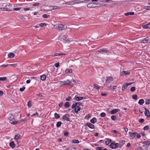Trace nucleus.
Here are the masks:
<instances>
[{"mask_svg":"<svg viewBox=\"0 0 150 150\" xmlns=\"http://www.w3.org/2000/svg\"><path fill=\"white\" fill-rule=\"evenodd\" d=\"M112 140L111 139H107V141L105 142V144L107 145H110V144H111V143H112L111 142Z\"/></svg>","mask_w":150,"mask_h":150,"instance_id":"nucleus-14","label":"nucleus"},{"mask_svg":"<svg viewBox=\"0 0 150 150\" xmlns=\"http://www.w3.org/2000/svg\"><path fill=\"white\" fill-rule=\"evenodd\" d=\"M145 110L146 111L144 112L145 115L147 117H149V116L150 115L149 114V111L146 108H145Z\"/></svg>","mask_w":150,"mask_h":150,"instance_id":"nucleus-15","label":"nucleus"},{"mask_svg":"<svg viewBox=\"0 0 150 150\" xmlns=\"http://www.w3.org/2000/svg\"><path fill=\"white\" fill-rule=\"evenodd\" d=\"M119 111H120V110L119 109H114L111 111V113L112 114H115V113H117V112H118Z\"/></svg>","mask_w":150,"mask_h":150,"instance_id":"nucleus-16","label":"nucleus"},{"mask_svg":"<svg viewBox=\"0 0 150 150\" xmlns=\"http://www.w3.org/2000/svg\"><path fill=\"white\" fill-rule=\"evenodd\" d=\"M8 119L10 122L11 124L15 125L18 122V121L15 120L14 118V116L11 114H10L8 115Z\"/></svg>","mask_w":150,"mask_h":150,"instance_id":"nucleus-1","label":"nucleus"},{"mask_svg":"<svg viewBox=\"0 0 150 150\" xmlns=\"http://www.w3.org/2000/svg\"><path fill=\"white\" fill-rule=\"evenodd\" d=\"M3 94V91H0V96H2Z\"/></svg>","mask_w":150,"mask_h":150,"instance_id":"nucleus-55","label":"nucleus"},{"mask_svg":"<svg viewBox=\"0 0 150 150\" xmlns=\"http://www.w3.org/2000/svg\"><path fill=\"white\" fill-rule=\"evenodd\" d=\"M111 119L113 120H115L116 119V117L115 115H112L111 117Z\"/></svg>","mask_w":150,"mask_h":150,"instance_id":"nucleus-47","label":"nucleus"},{"mask_svg":"<svg viewBox=\"0 0 150 150\" xmlns=\"http://www.w3.org/2000/svg\"><path fill=\"white\" fill-rule=\"evenodd\" d=\"M31 102H32L30 101H29L27 103V105L28 107L30 108L31 106Z\"/></svg>","mask_w":150,"mask_h":150,"instance_id":"nucleus-35","label":"nucleus"},{"mask_svg":"<svg viewBox=\"0 0 150 150\" xmlns=\"http://www.w3.org/2000/svg\"><path fill=\"white\" fill-rule=\"evenodd\" d=\"M134 14V13L133 12H129L125 13V15L126 16H128L129 15H132Z\"/></svg>","mask_w":150,"mask_h":150,"instance_id":"nucleus-25","label":"nucleus"},{"mask_svg":"<svg viewBox=\"0 0 150 150\" xmlns=\"http://www.w3.org/2000/svg\"><path fill=\"white\" fill-rule=\"evenodd\" d=\"M130 90L132 92H134L135 90V88L134 87H132L131 88Z\"/></svg>","mask_w":150,"mask_h":150,"instance_id":"nucleus-45","label":"nucleus"},{"mask_svg":"<svg viewBox=\"0 0 150 150\" xmlns=\"http://www.w3.org/2000/svg\"><path fill=\"white\" fill-rule=\"evenodd\" d=\"M25 89V87H23L22 88H20L19 90L21 91H24V90Z\"/></svg>","mask_w":150,"mask_h":150,"instance_id":"nucleus-50","label":"nucleus"},{"mask_svg":"<svg viewBox=\"0 0 150 150\" xmlns=\"http://www.w3.org/2000/svg\"><path fill=\"white\" fill-rule=\"evenodd\" d=\"M21 9V8H13V10H14V11H18V10H20Z\"/></svg>","mask_w":150,"mask_h":150,"instance_id":"nucleus-58","label":"nucleus"},{"mask_svg":"<svg viewBox=\"0 0 150 150\" xmlns=\"http://www.w3.org/2000/svg\"><path fill=\"white\" fill-rule=\"evenodd\" d=\"M58 27L59 30L60 31L66 30L67 29V27H65L64 25L62 24H59Z\"/></svg>","mask_w":150,"mask_h":150,"instance_id":"nucleus-6","label":"nucleus"},{"mask_svg":"<svg viewBox=\"0 0 150 150\" xmlns=\"http://www.w3.org/2000/svg\"><path fill=\"white\" fill-rule=\"evenodd\" d=\"M77 2H75V1H72L69 2V4L70 5H74L75 4H77Z\"/></svg>","mask_w":150,"mask_h":150,"instance_id":"nucleus-33","label":"nucleus"},{"mask_svg":"<svg viewBox=\"0 0 150 150\" xmlns=\"http://www.w3.org/2000/svg\"><path fill=\"white\" fill-rule=\"evenodd\" d=\"M112 132L115 134H117L118 133V131L115 130H112Z\"/></svg>","mask_w":150,"mask_h":150,"instance_id":"nucleus-52","label":"nucleus"},{"mask_svg":"<svg viewBox=\"0 0 150 150\" xmlns=\"http://www.w3.org/2000/svg\"><path fill=\"white\" fill-rule=\"evenodd\" d=\"M150 103V99L146 100L145 101V104L146 105H148Z\"/></svg>","mask_w":150,"mask_h":150,"instance_id":"nucleus-41","label":"nucleus"},{"mask_svg":"<svg viewBox=\"0 0 150 150\" xmlns=\"http://www.w3.org/2000/svg\"><path fill=\"white\" fill-rule=\"evenodd\" d=\"M148 39L147 38H144L142 40H141V43H147L148 42Z\"/></svg>","mask_w":150,"mask_h":150,"instance_id":"nucleus-17","label":"nucleus"},{"mask_svg":"<svg viewBox=\"0 0 150 150\" xmlns=\"http://www.w3.org/2000/svg\"><path fill=\"white\" fill-rule=\"evenodd\" d=\"M59 84L60 86L64 85H71V82L69 80H67L66 81H61Z\"/></svg>","mask_w":150,"mask_h":150,"instance_id":"nucleus-4","label":"nucleus"},{"mask_svg":"<svg viewBox=\"0 0 150 150\" xmlns=\"http://www.w3.org/2000/svg\"><path fill=\"white\" fill-rule=\"evenodd\" d=\"M96 149L97 150H102V148L100 147H97Z\"/></svg>","mask_w":150,"mask_h":150,"instance_id":"nucleus-57","label":"nucleus"},{"mask_svg":"<svg viewBox=\"0 0 150 150\" xmlns=\"http://www.w3.org/2000/svg\"><path fill=\"white\" fill-rule=\"evenodd\" d=\"M86 125L91 129H93L94 128V125L91 123H87Z\"/></svg>","mask_w":150,"mask_h":150,"instance_id":"nucleus-13","label":"nucleus"},{"mask_svg":"<svg viewBox=\"0 0 150 150\" xmlns=\"http://www.w3.org/2000/svg\"><path fill=\"white\" fill-rule=\"evenodd\" d=\"M15 54L12 52H10L8 53V56L10 58H12L14 57Z\"/></svg>","mask_w":150,"mask_h":150,"instance_id":"nucleus-21","label":"nucleus"},{"mask_svg":"<svg viewBox=\"0 0 150 150\" xmlns=\"http://www.w3.org/2000/svg\"><path fill=\"white\" fill-rule=\"evenodd\" d=\"M8 66V64H3L1 66V67H6Z\"/></svg>","mask_w":150,"mask_h":150,"instance_id":"nucleus-61","label":"nucleus"},{"mask_svg":"<svg viewBox=\"0 0 150 150\" xmlns=\"http://www.w3.org/2000/svg\"><path fill=\"white\" fill-rule=\"evenodd\" d=\"M132 97L134 99H136L137 98V96L136 95H134L132 96Z\"/></svg>","mask_w":150,"mask_h":150,"instance_id":"nucleus-53","label":"nucleus"},{"mask_svg":"<svg viewBox=\"0 0 150 150\" xmlns=\"http://www.w3.org/2000/svg\"><path fill=\"white\" fill-rule=\"evenodd\" d=\"M127 85L126 83H124L122 87V90L123 91H124L127 88Z\"/></svg>","mask_w":150,"mask_h":150,"instance_id":"nucleus-18","label":"nucleus"},{"mask_svg":"<svg viewBox=\"0 0 150 150\" xmlns=\"http://www.w3.org/2000/svg\"><path fill=\"white\" fill-rule=\"evenodd\" d=\"M70 106L69 103L68 102H66L64 104V106L65 108H68Z\"/></svg>","mask_w":150,"mask_h":150,"instance_id":"nucleus-31","label":"nucleus"},{"mask_svg":"<svg viewBox=\"0 0 150 150\" xmlns=\"http://www.w3.org/2000/svg\"><path fill=\"white\" fill-rule=\"evenodd\" d=\"M143 147H144L146 150V149L148 147L149 145L150 144V141H146L144 142L143 143Z\"/></svg>","mask_w":150,"mask_h":150,"instance_id":"nucleus-5","label":"nucleus"},{"mask_svg":"<svg viewBox=\"0 0 150 150\" xmlns=\"http://www.w3.org/2000/svg\"><path fill=\"white\" fill-rule=\"evenodd\" d=\"M129 73L127 71H122L121 73V75L123 76L125 75H127L129 74Z\"/></svg>","mask_w":150,"mask_h":150,"instance_id":"nucleus-19","label":"nucleus"},{"mask_svg":"<svg viewBox=\"0 0 150 150\" xmlns=\"http://www.w3.org/2000/svg\"><path fill=\"white\" fill-rule=\"evenodd\" d=\"M80 104V103L78 102L74 104H73L72 106V108L73 109L74 108L75 111L76 113H77L81 109L80 107H79Z\"/></svg>","mask_w":150,"mask_h":150,"instance_id":"nucleus-2","label":"nucleus"},{"mask_svg":"<svg viewBox=\"0 0 150 150\" xmlns=\"http://www.w3.org/2000/svg\"><path fill=\"white\" fill-rule=\"evenodd\" d=\"M0 9L1 10V11H11V10H10L8 8H0Z\"/></svg>","mask_w":150,"mask_h":150,"instance_id":"nucleus-22","label":"nucleus"},{"mask_svg":"<svg viewBox=\"0 0 150 150\" xmlns=\"http://www.w3.org/2000/svg\"><path fill=\"white\" fill-rule=\"evenodd\" d=\"M96 121L97 120L96 117H93V118L90 121L93 124L96 123Z\"/></svg>","mask_w":150,"mask_h":150,"instance_id":"nucleus-23","label":"nucleus"},{"mask_svg":"<svg viewBox=\"0 0 150 150\" xmlns=\"http://www.w3.org/2000/svg\"><path fill=\"white\" fill-rule=\"evenodd\" d=\"M65 72L66 73H71L72 72V69H67L65 71Z\"/></svg>","mask_w":150,"mask_h":150,"instance_id":"nucleus-28","label":"nucleus"},{"mask_svg":"<svg viewBox=\"0 0 150 150\" xmlns=\"http://www.w3.org/2000/svg\"><path fill=\"white\" fill-rule=\"evenodd\" d=\"M110 147L112 149H116V148L119 147H121L122 145L118 143H112L110 145Z\"/></svg>","mask_w":150,"mask_h":150,"instance_id":"nucleus-3","label":"nucleus"},{"mask_svg":"<svg viewBox=\"0 0 150 150\" xmlns=\"http://www.w3.org/2000/svg\"><path fill=\"white\" fill-rule=\"evenodd\" d=\"M40 5V4L39 3H37L33 5V6H38Z\"/></svg>","mask_w":150,"mask_h":150,"instance_id":"nucleus-59","label":"nucleus"},{"mask_svg":"<svg viewBox=\"0 0 150 150\" xmlns=\"http://www.w3.org/2000/svg\"><path fill=\"white\" fill-rule=\"evenodd\" d=\"M117 87V86H110V89H111L112 90L115 89V88Z\"/></svg>","mask_w":150,"mask_h":150,"instance_id":"nucleus-39","label":"nucleus"},{"mask_svg":"<svg viewBox=\"0 0 150 150\" xmlns=\"http://www.w3.org/2000/svg\"><path fill=\"white\" fill-rule=\"evenodd\" d=\"M62 54L57 53H55V54H54V55H53L52 56H57L60 55Z\"/></svg>","mask_w":150,"mask_h":150,"instance_id":"nucleus-46","label":"nucleus"},{"mask_svg":"<svg viewBox=\"0 0 150 150\" xmlns=\"http://www.w3.org/2000/svg\"><path fill=\"white\" fill-rule=\"evenodd\" d=\"M62 119L64 120L69 121V115L68 114H66L63 116Z\"/></svg>","mask_w":150,"mask_h":150,"instance_id":"nucleus-9","label":"nucleus"},{"mask_svg":"<svg viewBox=\"0 0 150 150\" xmlns=\"http://www.w3.org/2000/svg\"><path fill=\"white\" fill-rule=\"evenodd\" d=\"M62 122H61L59 121L57 122L56 124V126L57 127H59L61 125Z\"/></svg>","mask_w":150,"mask_h":150,"instance_id":"nucleus-36","label":"nucleus"},{"mask_svg":"<svg viewBox=\"0 0 150 150\" xmlns=\"http://www.w3.org/2000/svg\"><path fill=\"white\" fill-rule=\"evenodd\" d=\"M10 65L11 66H13L14 67H15L17 66L18 64H10Z\"/></svg>","mask_w":150,"mask_h":150,"instance_id":"nucleus-49","label":"nucleus"},{"mask_svg":"<svg viewBox=\"0 0 150 150\" xmlns=\"http://www.w3.org/2000/svg\"><path fill=\"white\" fill-rule=\"evenodd\" d=\"M72 81H73V83H71V85H73V84H76V81H75V80H74V79H73Z\"/></svg>","mask_w":150,"mask_h":150,"instance_id":"nucleus-63","label":"nucleus"},{"mask_svg":"<svg viewBox=\"0 0 150 150\" xmlns=\"http://www.w3.org/2000/svg\"><path fill=\"white\" fill-rule=\"evenodd\" d=\"M9 145L13 149L15 147V144L13 142H11L9 144Z\"/></svg>","mask_w":150,"mask_h":150,"instance_id":"nucleus-20","label":"nucleus"},{"mask_svg":"<svg viewBox=\"0 0 150 150\" xmlns=\"http://www.w3.org/2000/svg\"><path fill=\"white\" fill-rule=\"evenodd\" d=\"M38 115V113L37 112H36L35 114H33L32 115H31V116L33 117V116H35V115Z\"/></svg>","mask_w":150,"mask_h":150,"instance_id":"nucleus-62","label":"nucleus"},{"mask_svg":"<svg viewBox=\"0 0 150 150\" xmlns=\"http://www.w3.org/2000/svg\"><path fill=\"white\" fill-rule=\"evenodd\" d=\"M42 16L43 18H48L50 16V15H49L44 14L42 15Z\"/></svg>","mask_w":150,"mask_h":150,"instance_id":"nucleus-34","label":"nucleus"},{"mask_svg":"<svg viewBox=\"0 0 150 150\" xmlns=\"http://www.w3.org/2000/svg\"><path fill=\"white\" fill-rule=\"evenodd\" d=\"M54 65L55 66V67H57V68H58L59 66V63H55V64H54Z\"/></svg>","mask_w":150,"mask_h":150,"instance_id":"nucleus-54","label":"nucleus"},{"mask_svg":"<svg viewBox=\"0 0 150 150\" xmlns=\"http://www.w3.org/2000/svg\"><path fill=\"white\" fill-rule=\"evenodd\" d=\"M142 27L144 29L150 28V23L145 25H143Z\"/></svg>","mask_w":150,"mask_h":150,"instance_id":"nucleus-11","label":"nucleus"},{"mask_svg":"<svg viewBox=\"0 0 150 150\" xmlns=\"http://www.w3.org/2000/svg\"><path fill=\"white\" fill-rule=\"evenodd\" d=\"M71 100V97H69L68 98H66V100L67 101H70Z\"/></svg>","mask_w":150,"mask_h":150,"instance_id":"nucleus-51","label":"nucleus"},{"mask_svg":"<svg viewBox=\"0 0 150 150\" xmlns=\"http://www.w3.org/2000/svg\"><path fill=\"white\" fill-rule=\"evenodd\" d=\"M75 1V2H77V4H80L81 3H82L83 2V1Z\"/></svg>","mask_w":150,"mask_h":150,"instance_id":"nucleus-48","label":"nucleus"},{"mask_svg":"<svg viewBox=\"0 0 150 150\" xmlns=\"http://www.w3.org/2000/svg\"><path fill=\"white\" fill-rule=\"evenodd\" d=\"M79 142L78 140L74 139L72 141L71 143L72 144H78Z\"/></svg>","mask_w":150,"mask_h":150,"instance_id":"nucleus-27","label":"nucleus"},{"mask_svg":"<svg viewBox=\"0 0 150 150\" xmlns=\"http://www.w3.org/2000/svg\"><path fill=\"white\" fill-rule=\"evenodd\" d=\"M21 135L19 134H17L16 135L15 137H14V139L15 140H17L18 139L19 137H20Z\"/></svg>","mask_w":150,"mask_h":150,"instance_id":"nucleus-29","label":"nucleus"},{"mask_svg":"<svg viewBox=\"0 0 150 150\" xmlns=\"http://www.w3.org/2000/svg\"><path fill=\"white\" fill-rule=\"evenodd\" d=\"M55 118L56 119L59 118L60 117V116L57 113H56L54 114Z\"/></svg>","mask_w":150,"mask_h":150,"instance_id":"nucleus-30","label":"nucleus"},{"mask_svg":"<svg viewBox=\"0 0 150 150\" xmlns=\"http://www.w3.org/2000/svg\"><path fill=\"white\" fill-rule=\"evenodd\" d=\"M98 51L99 52H100L101 53H102L103 52H106L107 53L108 52L109 53L107 49H104L102 50H98Z\"/></svg>","mask_w":150,"mask_h":150,"instance_id":"nucleus-12","label":"nucleus"},{"mask_svg":"<svg viewBox=\"0 0 150 150\" xmlns=\"http://www.w3.org/2000/svg\"><path fill=\"white\" fill-rule=\"evenodd\" d=\"M6 79V77H0V81H5Z\"/></svg>","mask_w":150,"mask_h":150,"instance_id":"nucleus-44","label":"nucleus"},{"mask_svg":"<svg viewBox=\"0 0 150 150\" xmlns=\"http://www.w3.org/2000/svg\"><path fill=\"white\" fill-rule=\"evenodd\" d=\"M83 98V97H75V99L77 100V101H79L82 100Z\"/></svg>","mask_w":150,"mask_h":150,"instance_id":"nucleus-24","label":"nucleus"},{"mask_svg":"<svg viewBox=\"0 0 150 150\" xmlns=\"http://www.w3.org/2000/svg\"><path fill=\"white\" fill-rule=\"evenodd\" d=\"M93 86L94 88H96L97 89H98L100 88V86L97 84L95 83L94 84Z\"/></svg>","mask_w":150,"mask_h":150,"instance_id":"nucleus-32","label":"nucleus"},{"mask_svg":"<svg viewBox=\"0 0 150 150\" xmlns=\"http://www.w3.org/2000/svg\"><path fill=\"white\" fill-rule=\"evenodd\" d=\"M63 104V103L62 102H61L59 104V106L60 107H62V106Z\"/></svg>","mask_w":150,"mask_h":150,"instance_id":"nucleus-60","label":"nucleus"},{"mask_svg":"<svg viewBox=\"0 0 150 150\" xmlns=\"http://www.w3.org/2000/svg\"><path fill=\"white\" fill-rule=\"evenodd\" d=\"M98 4V3H90L87 5V6L89 8H93L95 7L96 6L95 5Z\"/></svg>","mask_w":150,"mask_h":150,"instance_id":"nucleus-7","label":"nucleus"},{"mask_svg":"<svg viewBox=\"0 0 150 150\" xmlns=\"http://www.w3.org/2000/svg\"><path fill=\"white\" fill-rule=\"evenodd\" d=\"M39 26L41 27H43L44 26H45L46 25V24L45 23H41L39 25Z\"/></svg>","mask_w":150,"mask_h":150,"instance_id":"nucleus-42","label":"nucleus"},{"mask_svg":"<svg viewBox=\"0 0 150 150\" xmlns=\"http://www.w3.org/2000/svg\"><path fill=\"white\" fill-rule=\"evenodd\" d=\"M30 8H24L23 9V10L24 11H26L29 10H30Z\"/></svg>","mask_w":150,"mask_h":150,"instance_id":"nucleus-56","label":"nucleus"},{"mask_svg":"<svg viewBox=\"0 0 150 150\" xmlns=\"http://www.w3.org/2000/svg\"><path fill=\"white\" fill-rule=\"evenodd\" d=\"M52 8L53 10H55V9H56L59 8V7L58 6H51L50 8Z\"/></svg>","mask_w":150,"mask_h":150,"instance_id":"nucleus-37","label":"nucleus"},{"mask_svg":"<svg viewBox=\"0 0 150 150\" xmlns=\"http://www.w3.org/2000/svg\"><path fill=\"white\" fill-rule=\"evenodd\" d=\"M106 115V114L104 112H102L100 114V116L102 117H104Z\"/></svg>","mask_w":150,"mask_h":150,"instance_id":"nucleus-38","label":"nucleus"},{"mask_svg":"<svg viewBox=\"0 0 150 150\" xmlns=\"http://www.w3.org/2000/svg\"><path fill=\"white\" fill-rule=\"evenodd\" d=\"M113 79L111 76H109L107 77L106 80V84H109L113 81Z\"/></svg>","mask_w":150,"mask_h":150,"instance_id":"nucleus-8","label":"nucleus"},{"mask_svg":"<svg viewBox=\"0 0 150 150\" xmlns=\"http://www.w3.org/2000/svg\"><path fill=\"white\" fill-rule=\"evenodd\" d=\"M19 18L21 19H24V17H23V16H19Z\"/></svg>","mask_w":150,"mask_h":150,"instance_id":"nucleus-64","label":"nucleus"},{"mask_svg":"<svg viewBox=\"0 0 150 150\" xmlns=\"http://www.w3.org/2000/svg\"><path fill=\"white\" fill-rule=\"evenodd\" d=\"M41 79L42 81H44L46 78V75H43L40 76Z\"/></svg>","mask_w":150,"mask_h":150,"instance_id":"nucleus-26","label":"nucleus"},{"mask_svg":"<svg viewBox=\"0 0 150 150\" xmlns=\"http://www.w3.org/2000/svg\"><path fill=\"white\" fill-rule=\"evenodd\" d=\"M149 129V127L148 126L146 125L143 128V129L144 130H147Z\"/></svg>","mask_w":150,"mask_h":150,"instance_id":"nucleus-43","label":"nucleus"},{"mask_svg":"<svg viewBox=\"0 0 150 150\" xmlns=\"http://www.w3.org/2000/svg\"><path fill=\"white\" fill-rule=\"evenodd\" d=\"M143 8L147 10H150V6H144Z\"/></svg>","mask_w":150,"mask_h":150,"instance_id":"nucleus-40","label":"nucleus"},{"mask_svg":"<svg viewBox=\"0 0 150 150\" xmlns=\"http://www.w3.org/2000/svg\"><path fill=\"white\" fill-rule=\"evenodd\" d=\"M137 134V133H132L131 132H129V135L132 139H133L135 137Z\"/></svg>","mask_w":150,"mask_h":150,"instance_id":"nucleus-10","label":"nucleus"}]
</instances>
